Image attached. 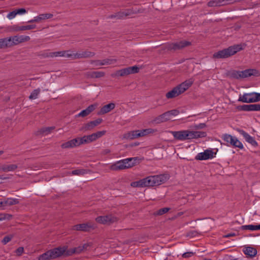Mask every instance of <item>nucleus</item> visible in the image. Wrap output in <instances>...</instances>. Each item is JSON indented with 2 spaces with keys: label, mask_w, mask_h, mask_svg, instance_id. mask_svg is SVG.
<instances>
[{
  "label": "nucleus",
  "mask_w": 260,
  "mask_h": 260,
  "mask_svg": "<svg viewBox=\"0 0 260 260\" xmlns=\"http://www.w3.org/2000/svg\"><path fill=\"white\" fill-rule=\"evenodd\" d=\"M156 132V129H153L152 128H147L142 130H138L139 137H141L145 136H146L150 134H152L154 132Z\"/></svg>",
  "instance_id": "nucleus-27"
},
{
  "label": "nucleus",
  "mask_w": 260,
  "mask_h": 260,
  "mask_svg": "<svg viewBox=\"0 0 260 260\" xmlns=\"http://www.w3.org/2000/svg\"><path fill=\"white\" fill-rule=\"evenodd\" d=\"M242 230H249V231H259L260 230L259 225H245L241 226Z\"/></svg>",
  "instance_id": "nucleus-26"
},
{
  "label": "nucleus",
  "mask_w": 260,
  "mask_h": 260,
  "mask_svg": "<svg viewBox=\"0 0 260 260\" xmlns=\"http://www.w3.org/2000/svg\"><path fill=\"white\" fill-rule=\"evenodd\" d=\"M171 134L174 138L178 140L185 141L206 136V133L203 132L193 131L190 130H182L180 131H171Z\"/></svg>",
  "instance_id": "nucleus-2"
},
{
  "label": "nucleus",
  "mask_w": 260,
  "mask_h": 260,
  "mask_svg": "<svg viewBox=\"0 0 260 260\" xmlns=\"http://www.w3.org/2000/svg\"><path fill=\"white\" fill-rule=\"evenodd\" d=\"M98 106V104L94 103L92 105L89 106L86 109L82 110L78 115L76 116V117H84L88 115L91 112L93 111Z\"/></svg>",
  "instance_id": "nucleus-16"
},
{
  "label": "nucleus",
  "mask_w": 260,
  "mask_h": 260,
  "mask_svg": "<svg viewBox=\"0 0 260 260\" xmlns=\"http://www.w3.org/2000/svg\"><path fill=\"white\" fill-rule=\"evenodd\" d=\"M89 171L85 169H78L75 170L70 173V174L72 175H78V176H83L85 174H87Z\"/></svg>",
  "instance_id": "nucleus-28"
},
{
  "label": "nucleus",
  "mask_w": 260,
  "mask_h": 260,
  "mask_svg": "<svg viewBox=\"0 0 260 260\" xmlns=\"http://www.w3.org/2000/svg\"><path fill=\"white\" fill-rule=\"evenodd\" d=\"M115 107V104L113 103H109L102 107L98 112L99 115H104L110 112Z\"/></svg>",
  "instance_id": "nucleus-20"
},
{
  "label": "nucleus",
  "mask_w": 260,
  "mask_h": 260,
  "mask_svg": "<svg viewBox=\"0 0 260 260\" xmlns=\"http://www.w3.org/2000/svg\"><path fill=\"white\" fill-rule=\"evenodd\" d=\"M110 150L108 149H104L103 150L102 153V154L103 155H106V154H109V153H110Z\"/></svg>",
  "instance_id": "nucleus-59"
},
{
  "label": "nucleus",
  "mask_w": 260,
  "mask_h": 260,
  "mask_svg": "<svg viewBox=\"0 0 260 260\" xmlns=\"http://www.w3.org/2000/svg\"><path fill=\"white\" fill-rule=\"evenodd\" d=\"M216 154L212 150L207 149L203 152L199 153L196 157L197 160H206L212 158Z\"/></svg>",
  "instance_id": "nucleus-11"
},
{
  "label": "nucleus",
  "mask_w": 260,
  "mask_h": 260,
  "mask_svg": "<svg viewBox=\"0 0 260 260\" xmlns=\"http://www.w3.org/2000/svg\"><path fill=\"white\" fill-rule=\"evenodd\" d=\"M238 101L246 103H255L260 101V93L257 92L245 93L240 95Z\"/></svg>",
  "instance_id": "nucleus-7"
},
{
  "label": "nucleus",
  "mask_w": 260,
  "mask_h": 260,
  "mask_svg": "<svg viewBox=\"0 0 260 260\" xmlns=\"http://www.w3.org/2000/svg\"><path fill=\"white\" fill-rule=\"evenodd\" d=\"M79 142L80 143V145H82L83 144H87L92 142L91 140L90 139V137L89 135L84 136L82 138H78Z\"/></svg>",
  "instance_id": "nucleus-31"
},
{
  "label": "nucleus",
  "mask_w": 260,
  "mask_h": 260,
  "mask_svg": "<svg viewBox=\"0 0 260 260\" xmlns=\"http://www.w3.org/2000/svg\"><path fill=\"white\" fill-rule=\"evenodd\" d=\"M67 249V246H60L55 248L40 255L39 260H50L57 258L63 255Z\"/></svg>",
  "instance_id": "nucleus-4"
},
{
  "label": "nucleus",
  "mask_w": 260,
  "mask_h": 260,
  "mask_svg": "<svg viewBox=\"0 0 260 260\" xmlns=\"http://www.w3.org/2000/svg\"><path fill=\"white\" fill-rule=\"evenodd\" d=\"M15 11H16L17 15V14H19V15L24 14L26 13V10L24 8H21V9H19L18 10H16Z\"/></svg>",
  "instance_id": "nucleus-53"
},
{
  "label": "nucleus",
  "mask_w": 260,
  "mask_h": 260,
  "mask_svg": "<svg viewBox=\"0 0 260 260\" xmlns=\"http://www.w3.org/2000/svg\"><path fill=\"white\" fill-rule=\"evenodd\" d=\"M53 15L51 13H43L39 14V15L35 17L34 19L28 21L29 23L34 22H40L46 19H48L52 18Z\"/></svg>",
  "instance_id": "nucleus-15"
},
{
  "label": "nucleus",
  "mask_w": 260,
  "mask_h": 260,
  "mask_svg": "<svg viewBox=\"0 0 260 260\" xmlns=\"http://www.w3.org/2000/svg\"><path fill=\"white\" fill-rule=\"evenodd\" d=\"M112 17H117V18H119V19L123 18L124 17V12H123V11L119 12L115 14V15L111 16V18H112Z\"/></svg>",
  "instance_id": "nucleus-47"
},
{
  "label": "nucleus",
  "mask_w": 260,
  "mask_h": 260,
  "mask_svg": "<svg viewBox=\"0 0 260 260\" xmlns=\"http://www.w3.org/2000/svg\"><path fill=\"white\" fill-rule=\"evenodd\" d=\"M74 253H76L75 248H71V249H68L67 248V249L66 250V252H64L63 255H65V256H70V255H72V254H73Z\"/></svg>",
  "instance_id": "nucleus-41"
},
{
  "label": "nucleus",
  "mask_w": 260,
  "mask_h": 260,
  "mask_svg": "<svg viewBox=\"0 0 260 260\" xmlns=\"http://www.w3.org/2000/svg\"><path fill=\"white\" fill-rule=\"evenodd\" d=\"M123 12H124V17L127 16L131 14V11L129 10H126Z\"/></svg>",
  "instance_id": "nucleus-62"
},
{
  "label": "nucleus",
  "mask_w": 260,
  "mask_h": 260,
  "mask_svg": "<svg viewBox=\"0 0 260 260\" xmlns=\"http://www.w3.org/2000/svg\"><path fill=\"white\" fill-rule=\"evenodd\" d=\"M102 121V119H98L95 120H94V121H90L91 123H92L93 126L94 127V128L98 126L99 124H100Z\"/></svg>",
  "instance_id": "nucleus-50"
},
{
  "label": "nucleus",
  "mask_w": 260,
  "mask_h": 260,
  "mask_svg": "<svg viewBox=\"0 0 260 260\" xmlns=\"http://www.w3.org/2000/svg\"><path fill=\"white\" fill-rule=\"evenodd\" d=\"M80 145L78 138L72 139L69 141L63 143L61 147L62 148H70Z\"/></svg>",
  "instance_id": "nucleus-19"
},
{
  "label": "nucleus",
  "mask_w": 260,
  "mask_h": 260,
  "mask_svg": "<svg viewBox=\"0 0 260 260\" xmlns=\"http://www.w3.org/2000/svg\"><path fill=\"white\" fill-rule=\"evenodd\" d=\"M2 199V202H1L0 204L2 205V209L5 210L8 207L16 205L19 203V200L17 199H14V198H7V199Z\"/></svg>",
  "instance_id": "nucleus-14"
},
{
  "label": "nucleus",
  "mask_w": 260,
  "mask_h": 260,
  "mask_svg": "<svg viewBox=\"0 0 260 260\" xmlns=\"http://www.w3.org/2000/svg\"><path fill=\"white\" fill-rule=\"evenodd\" d=\"M17 168V165L15 164L3 165L1 166V169L4 172L14 171Z\"/></svg>",
  "instance_id": "nucleus-23"
},
{
  "label": "nucleus",
  "mask_w": 260,
  "mask_h": 260,
  "mask_svg": "<svg viewBox=\"0 0 260 260\" xmlns=\"http://www.w3.org/2000/svg\"><path fill=\"white\" fill-rule=\"evenodd\" d=\"M89 136H90V139L91 140L92 142H93V141H95L96 140H97L94 133H93L91 135H89Z\"/></svg>",
  "instance_id": "nucleus-60"
},
{
  "label": "nucleus",
  "mask_w": 260,
  "mask_h": 260,
  "mask_svg": "<svg viewBox=\"0 0 260 260\" xmlns=\"http://www.w3.org/2000/svg\"><path fill=\"white\" fill-rule=\"evenodd\" d=\"M10 30L11 31L13 32H18L22 31L21 30V26H19L18 25H14L12 26H11L10 28Z\"/></svg>",
  "instance_id": "nucleus-40"
},
{
  "label": "nucleus",
  "mask_w": 260,
  "mask_h": 260,
  "mask_svg": "<svg viewBox=\"0 0 260 260\" xmlns=\"http://www.w3.org/2000/svg\"><path fill=\"white\" fill-rule=\"evenodd\" d=\"M169 178L168 174L150 176L137 181L132 182L131 185L133 187H144L159 185L166 182Z\"/></svg>",
  "instance_id": "nucleus-1"
},
{
  "label": "nucleus",
  "mask_w": 260,
  "mask_h": 260,
  "mask_svg": "<svg viewBox=\"0 0 260 260\" xmlns=\"http://www.w3.org/2000/svg\"><path fill=\"white\" fill-rule=\"evenodd\" d=\"M118 218L113 215L110 214L106 216H100L96 218L95 220L97 222L104 224H110L116 222Z\"/></svg>",
  "instance_id": "nucleus-9"
},
{
  "label": "nucleus",
  "mask_w": 260,
  "mask_h": 260,
  "mask_svg": "<svg viewBox=\"0 0 260 260\" xmlns=\"http://www.w3.org/2000/svg\"><path fill=\"white\" fill-rule=\"evenodd\" d=\"M139 69L137 66L129 67L116 71L112 74L113 77H124L132 74L137 73L139 72Z\"/></svg>",
  "instance_id": "nucleus-8"
},
{
  "label": "nucleus",
  "mask_w": 260,
  "mask_h": 260,
  "mask_svg": "<svg viewBox=\"0 0 260 260\" xmlns=\"http://www.w3.org/2000/svg\"><path fill=\"white\" fill-rule=\"evenodd\" d=\"M72 54L73 55L72 58L74 59L90 57L94 55V53L88 51H81L76 53Z\"/></svg>",
  "instance_id": "nucleus-17"
},
{
  "label": "nucleus",
  "mask_w": 260,
  "mask_h": 260,
  "mask_svg": "<svg viewBox=\"0 0 260 260\" xmlns=\"http://www.w3.org/2000/svg\"><path fill=\"white\" fill-rule=\"evenodd\" d=\"M257 73L256 70L247 69L243 71L234 72L233 73V76L237 79L244 78L251 75H256Z\"/></svg>",
  "instance_id": "nucleus-10"
},
{
  "label": "nucleus",
  "mask_w": 260,
  "mask_h": 260,
  "mask_svg": "<svg viewBox=\"0 0 260 260\" xmlns=\"http://www.w3.org/2000/svg\"><path fill=\"white\" fill-rule=\"evenodd\" d=\"M137 158H128L117 161L112 164L110 169L112 171H118L129 168L134 166L137 162Z\"/></svg>",
  "instance_id": "nucleus-6"
},
{
  "label": "nucleus",
  "mask_w": 260,
  "mask_h": 260,
  "mask_svg": "<svg viewBox=\"0 0 260 260\" xmlns=\"http://www.w3.org/2000/svg\"><path fill=\"white\" fill-rule=\"evenodd\" d=\"M12 216L9 214H3L0 215V221L4 220H10L11 219Z\"/></svg>",
  "instance_id": "nucleus-42"
},
{
  "label": "nucleus",
  "mask_w": 260,
  "mask_h": 260,
  "mask_svg": "<svg viewBox=\"0 0 260 260\" xmlns=\"http://www.w3.org/2000/svg\"><path fill=\"white\" fill-rule=\"evenodd\" d=\"M36 27V25L35 24L21 26V30H22V31L26 30H30V29H35Z\"/></svg>",
  "instance_id": "nucleus-43"
},
{
  "label": "nucleus",
  "mask_w": 260,
  "mask_h": 260,
  "mask_svg": "<svg viewBox=\"0 0 260 260\" xmlns=\"http://www.w3.org/2000/svg\"><path fill=\"white\" fill-rule=\"evenodd\" d=\"M169 210H170V208H161V209L158 210L155 214L157 215H161L167 213L168 211H169Z\"/></svg>",
  "instance_id": "nucleus-44"
},
{
  "label": "nucleus",
  "mask_w": 260,
  "mask_h": 260,
  "mask_svg": "<svg viewBox=\"0 0 260 260\" xmlns=\"http://www.w3.org/2000/svg\"><path fill=\"white\" fill-rule=\"evenodd\" d=\"M164 117L163 114L160 115L153 120V122L155 123H160L165 122Z\"/></svg>",
  "instance_id": "nucleus-39"
},
{
  "label": "nucleus",
  "mask_w": 260,
  "mask_h": 260,
  "mask_svg": "<svg viewBox=\"0 0 260 260\" xmlns=\"http://www.w3.org/2000/svg\"><path fill=\"white\" fill-rule=\"evenodd\" d=\"M233 146H234L235 147H238L240 149H243V145L242 144V143L238 140L237 138H235L234 139V141L233 142V143L232 144Z\"/></svg>",
  "instance_id": "nucleus-38"
},
{
  "label": "nucleus",
  "mask_w": 260,
  "mask_h": 260,
  "mask_svg": "<svg viewBox=\"0 0 260 260\" xmlns=\"http://www.w3.org/2000/svg\"><path fill=\"white\" fill-rule=\"evenodd\" d=\"M138 130L133 131L124 134L122 138L127 140H133L139 138Z\"/></svg>",
  "instance_id": "nucleus-22"
},
{
  "label": "nucleus",
  "mask_w": 260,
  "mask_h": 260,
  "mask_svg": "<svg viewBox=\"0 0 260 260\" xmlns=\"http://www.w3.org/2000/svg\"><path fill=\"white\" fill-rule=\"evenodd\" d=\"M162 114H163L165 121H168L171 118V116L169 111L163 113Z\"/></svg>",
  "instance_id": "nucleus-51"
},
{
  "label": "nucleus",
  "mask_w": 260,
  "mask_h": 260,
  "mask_svg": "<svg viewBox=\"0 0 260 260\" xmlns=\"http://www.w3.org/2000/svg\"><path fill=\"white\" fill-rule=\"evenodd\" d=\"M255 111H260V104H255Z\"/></svg>",
  "instance_id": "nucleus-64"
},
{
  "label": "nucleus",
  "mask_w": 260,
  "mask_h": 260,
  "mask_svg": "<svg viewBox=\"0 0 260 260\" xmlns=\"http://www.w3.org/2000/svg\"><path fill=\"white\" fill-rule=\"evenodd\" d=\"M117 62V59L115 58H106L103 60L102 64L104 65L113 64Z\"/></svg>",
  "instance_id": "nucleus-36"
},
{
  "label": "nucleus",
  "mask_w": 260,
  "mask_h": 260,
  "mask_svg": "<svg viewBox=\"0 0 260 260\" xmlns=\"http://www.w3.org/2000/svg\"><path fill=\"white\" fill-rule=\"evenodd\" d=\"M235 138L236 137H233L229 134H224L222 136L223 140L227 143H230L231 145Z\"/></svg>",
  "instance_id": "nucleus-32"
},
{
  "label": "nucleus",
  "mask_w": 260,
  "mask_h": 260,
  "mask_svg": "<svg viewBox=\"0 0 260 260\" xmlns=\"http://www.w3.org/2000/svg\"><path fill=\"white\" fill-rule=\"evenodd\" d=\"M40 92H41V90L40 88L35 89L30 93V95L29 96V99L30 100H35V99H37Z\"/></svg>",
  "instance_id": "nucleus-35"
},
{
  "label": "nucleus",
  "mask_w": 260,
  "mask_h": 260,
  "mask_svg": "<svg viewBox=\"0 0 260 260\" xmlns=\"http://www.w3.org/2000/svg\"><path fill=\"white\" fill-rule=\"evenodd\" d=\"M106 133V131H102L97 132L94 134L95 135V136L96 139H98L102 137L104 135H105Z\"/></svg>",
  "instance_id": "nucleus-45"
},
{
  "label": "nucleus",
  "mask_w": 260,
  "mask_h": 260,
  "mask_svg": "<svg viewBox=\"0 0 260 260\" xmlns=\"http://www.w3.org/2000/svg\"><path fill=\"white\" fill-rule=\"evenodd\" d=\"M206 127L205 123H199L198 124H195L193 125V128L196 129H203Z\"/></svg>",
  "instance_id": "nucleus-48"
},
{
  "label": "nucleus",
  "mask_w": 260,
  "mask_h": 260,
  "mask_svg": "<svg viewBox=\"0 0 260 260\" xmlns=\"http://www.w3.org/2000/svg\"><path fill=\"white\" fill-rule=\"evenodd\" d=\"M92 63H94L95 66H103V64H102V63H103V60H98L93 61H92Z\"/></svg>",
  "instance_id": "nucleus-58"
},
{
  "label": "nucleus",
  "mask_w": 260,
  "mask_h": 260,
  "mask_svg": "<svg viewBox=\"0 0 260 260\" xmlns=\"http://www.w3.org/2000/svg\"><path fill=\"white\" fill-rule=\"evenodd\" d=\"M244 253L250 257L254 256L257 253L256 250L251 247H246L244 250Z\"/></svg>",
  "instance_id": "nucleus-25"
},
{
  "label": "nucleus",
  "mask_w": 260,
  "mask_h": 260,
  "mask_svg": "<svg viewBox=\"0 0 260 260\" xmlns=\"http://www.w3.org/2000/svg\"><path fill=\"white\" fill-rule=\"evenodd\" d=\"M49 57H53L56 56H62L65 57H73V54L70 51H62L54 52H50L48 55Z\"/></svg>",
  "instance_id": "nucleus-18"
},
{
  "label": "nucleus",
  "mask_w": 260,
  "mask_h": 260,
  "mask_svg": "<svg viewBox=\"0 0 260 260\" xmlns=\"http://www.w3.org/2000/svg\"><path fill=\"white\" fill-rule=\"evenodd\" d=\"M12 238H13L12 235H9V236H6L4 237V238L2 240V243L4 244H6L7 243H8L9 241H10L11 240Z\"/></svg>",
  "instance_id": "nucleus-46"
},
{
  "label": "nucleus",
  "mask_w": 260,
  "mask_h": 260,
  "mask_svg": "<svg viewBox=\"0 0 260 260\" xmlns=\"http://www.w3.org/2000/svg\"><path fill=\"white\" fill-rule=\"evenodd\" d=\"M75 249L77 254H79L84 251L82 245L79 246L78 247L75 248Z\"/></svg>",
  "instance_id": "nucleus-55"
},
{
  "label": "nucleus",
  "mask_w": 260,
  "mask_h": 260,
  "mask_svg": "<svg viewBox=\"0 0 260 260\" xmlns=\"http://www.w3.org/2000/svg\"><path fill=\"white\" fill-rule=\"evenodd\" d=\"M193 254V253L192 252H185L182 254V257L184 258H188L191 257Z\"/></svg>",
  "instance_id": "nucleus-56"
},
{
  "label": "nucleus",
  "mask_w": 260,
  "mask_h": 260,
  "mask_svg": "<svg viewBox=\"0 0 260 260\" xmlns=\"http://www.w3.org/2000/svg\"><path fill=\"white\" fill-rule=\"evenodd\" d=\"M171 116H176L179 114V112L177 110H173L169 111Z\"/></svg>",
  "instance_id": "nucleus-57"
},
{
  "label": "nucleus",
  "mask_w": 260,
  "mask_h": 260,
  "mask_svg": "<svg viewBox=\"0 0 260 260\" xmlns=\"http://www.w3.org/2000/svg\"><path fill=\"white\" fill-rule=\"evenodd\" d=\"M235 236H236V234L234 233H232L227 234V235H225L224 237L225 238H229V237H234Z\"/></svg>",
  "instance_id": "nucleus-61"
},
{
  "label": "nucleus",
  "mask_w": 260,
  "mask_h": 260,
  "mask_svg": "<svg viewBox=\"0 0 260 260\" xmlns=\"http://www.w3.org/2000/svg\"><path fill=\"white\" fill-rule=\"evenodd\" d=\"M92 246V243L89 242L87 243H85L83 245H82V247L84 250H87L88 249V247H90Z\"/></svg>",
  "instance_id": "nucleus-54"
},
{
  "label": "nucleus",
  "mask_w": 260,
  "mask_h": 260,
  "mask_svg": "<svg viewBox=\"0 0 260 260\" xmlns=\"http://www.w3.org/2000/svg\"><path fill=\"white\" fill-rule=\"evenodd\" d=\"M94 225L91 223H84L74 225L72 229L75 231H80L83 232L89 231L91 229H94Z\"/></svg>",
  "instance_id": "nucleus-13"
},
{
  "label": "nucleus",
  "mask_w": 260,
  "mask_h": 260,
  "mask_svg": "<svg viewBox=\"0 0 260 260\" xmlns=\"http://www.w3.org/2000/svg\"><path fill=\"white\" fill-rule=\"evenodd\" d=\"M17 36L19 39V42L20 43V44L24 43V42H27V41H29L30 39L29 36H28L17 35Z\"/></svg>",
  "instance_id": "nucleus-37"
},
{
  "label": "nucleus",
  "mask_w": 260,
  "mask_h": 260,
  "mask_svg": "<svg viewBox=\"0 0 260 260\" xmlns=\"http://www.w3.org/2000/svg\"><path fill=\"white\" fill-rule=\"evenodd\" d=\"M105 75L103 72H92L87 73V76L91 78H101Z\"/></svg>",
  "instance_id": "nucleus-29"
},
{
  "label": "nucleus",
  "mask_w": 260,
  "mask_h": 260,
  "mask_svg": "<svg viewBox=\"0 0 260 260\" xmlns=\"http://www.w3.org/2000/svg\"><path fill=\"white\" fill-rule=\"evenodd\" d=\"M193 82L194 80L192 78L185 80L167 92L166 94V98L170 99L178 96L187 90L192 85Z\"/></svg>",
  "instance_id": "nucleus-3"
},
{
  "label": "nucleus",
  "mask_w": 260,
  "mask_h": 260,
  "mask_svg": "<svg viewBox=\"0 0 260 260\" xmlns=\"http://www.w3.org/2000/svg\"><path fill=\"white\" fill-rule=\"evenodd\" d=\"M242 49L241 45L240 44L232 46L228 48L214 53L213 55V58L216 59L228 58L234 55L237 52L242 50Z\"/></svg>",
  "instance_id": "nucleus-5"
},
{
  "label": "nucleus",
  "mask_w": 260,
  "mask_h": 260,
  "mask_svg": "<svg viewBox=\"0 0 260 260\" xmlns=\"http://www.w3.org/2000/svg\"><path fill=\"white\" fill-rule=\"evenodd\" d=\"M241 109L245 111H255V104L243 105Z\"/></svg>",
  "instance_id": "nucleus-33"
},
{
  "label": "nucleus",
  "mask_w": 260,
  "mask_h": 260,
  "mask_svg": "<svg viewBox=\"0 0 260 260\" xmlns=\"http://www.w3.org/2000/svg\"><path fill=\"white\" fill-rule=\"evenodd\" d=\"M240 133L243 136L245 140L251 144L252 146H256L257 145V142L255 141L254 139L251 137L248 134L244 132V131H240Z\"/></svg>",
  "instance_id": "nucleus-21"
},
{
  "label": "nucleus",
  "mask_w": 260,
  "mask_h": 260,
  "mask_svg": "<svg viewBox=\"0 0 260 260\" xmlns=\"http://www.w3.org/2000/svg\"><path fill=\"white\" fill-rule=\"evenodd\" d=\"M4 48H10L14 45L12 36L3 39Z\"/></svg>",
  "instance_id": "nucleus-24"
},
{
  "label": "nucleus",
  "mask_w": 260,
  "mask_h": 260,
  "mask_svg": "<svg viewBox=\"0 0 260 260\" xmlns=\"http://www.w3.org/2000/svg\"><path fill=\"white\" fill-rule=\"evenodd\" d=\"M54 129V126L43 127L40 129L39 132L44 135H47L50 134Z\"/></svg>",
  "instance_id": "nucleus-34"
},
{
  "label": "nucleus",
  "mask_w": 260,
  "mask_h": 260,
  "mask_svg": "<svg viewBox=\"0 0 260 260\" xmlns=\"http://www.w3.org/2000/svg\"><path fill=\"white\" fill-rule=\"evenodd\" d=\"M190 43L186 41H182L179 42L169 44L167 45V48L169 50H178L184 47L189 45Z\"/></svg>",
  "instance_id": "nucleus-12"
},
{
  "label": "nucleus",
  "mask_w": 260,
  "mask_h": 260,
  "mask_svg": "<svg viewBox=\"0 0 260 260\" xmlns=\"http://www.w3.org/2000/svg\"><path fill=\"white\" fill-rule=\"evenodd\" d=\"M23 251H24L23 247H20L16 249L15 252L17 255L20 256L23 253Z\"/></svg>",
  "instance_id": "nucleus-52"
},
{
  "label": "nucleus",
  "mask_w": 260,
  "mask_h": 260,
  "mask_svg": "<svg viewBox=\"0 0 260 260\" xmlns=\"http://www.w3.org/2000/svg\"><path fill=\"white\" fill-rule=\"evenodd\" d=\"M94 128L91 122H89L86 124H84L81 128L80 131L85 132L87 131H91Z\"/></svg>",
  "instance_id": "nucleus-30"
},
{
  "label": "nucleus",
  "mask_w": 260,
  "mask_h": 260,
  "mask_svg": "<svg viewBox=\"0 0 260 260\" xmlns=\"http://www.w3.org/2000/svg\"><path fill=\"white\" fill-rule=\"evenodd\" d=\"M17 14H16V11L15 10V11H13L10 13H9L8 15H7V18L10 19V20H11L12 19H13L14 17H15V16H16Z\"/></svg>",
  "instance_id": "nucleus-49"
},
{
  "label": "nucleus",
  "mask_w": 260,
  "mask_h": 260,
  "mask_svg": "<svg viewBox=\"0 0 260 260\" xmlns=\"http://www.w3.org/2000/svg\"><path fill=\"white\" fill-rule=\"evenodd\" d=\"M12 38H13V43L14 44V45L15 46L17 45L18 44H17V40H16V39L15 38V36H12Z\"/></svg>",
  "instance_id": "nucleus-63"
}]
</instances>
